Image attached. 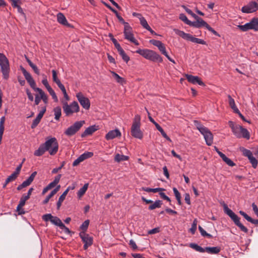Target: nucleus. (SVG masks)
Instances as JSON below:
<instances>
[{
    "instance_id": "c03bdc74",
    "label": "nucleus",
    "mask_w": 258,
    "mask_h": 258,
    "mask_svg": "<svg viewBox=\"0 0 258 258\" xmlns=\"http://www.w3.org/2000/svg\"><path fill=\"white\" fill-rule=\"evenodd\" d=\"M240 150L242 151L243 155L244 156L247 157L248 159L250 158L253 156L252 152L249 150L242 148L240 149Z\"/></svg>"
},
{
    "instance_id": "de8ad7c7",
    "label": "nucleus",
    "mask_w": 258,
    "mask_h": 258,
    "mask_svg": "<svg viewBox=\"0 0 258 258\" xmlns=\"http://www.w3.org/2000/svg\"><path fill=\"white\" fill-rule=\"evenodd\" d=\"M140 20V23L141 25L146 29L149 30L150 29V27L148 25L146 20L145 19L144 17L141 18Z\"/></svg>"
},
{
    "instance_id": "4c0bfd02",
    "label": "nucleus",
    "mask_w": 258,
    "mask_h": 258,
    "mask_svg": "<svg viewBox=\"0 0 258 258\" xmlns=\"http://www.w3.org/2000/svg\"><path fill=\"white\" fill-rule=\"evenodd\" d=\"M190 247L194 249L197 251L200 252H205V249L202 247L201 246L198 245L197 244L194 243H191L189 244Z\"/></svg>"
},
{
    "instance_id": "e2e57ef3",
    "label": "nucleus",
    "mask_w": 258,
    "mask_h": 258,
    "mask_svg": "<svg viewBox=\"0 0 258 258\" xmlns=\"http://www.w3.org/2000/svg\"><path fill=\"white\" fill-rule=\"evenodd\" d=\"M59 89L62 91L63 94L64 98L66 99L67 101H69L70 100V97L67 93L64 86H63L62 87L60 88Z\"/></svg>"
},
{
    "instance_id": "20e7f679",
    "label": "nucleus",
    "mask_w": 258,
    "mask_h": 258,
    "mask_svg": "<svg viewBox=\"0 0 258 258\" xmlns=\"http://www.w3.org/2000/svg\"><path fill=\"white\" fill-rule=\"evenodd\" d=\"M195 125L199 132L203 135L206 144L211 146L213 142V136L210 131L206 127L201 124L199 121H194Z\"/></svg>"
},
{
    "instance_id": "a18cd8bd",
    "label": "nucleus",
    "mask_w": 258,
    "mask_h": 258,
    "mask_svg": "<svg viewBox=\"0 0 258 258\" xmlns=\"http://www.w3.org/2000/svg\"><path fill=\"white\" fill-rule=\"evenodd\" d=\"M240 150L242 151L243 155L244 156L247 157L248 159L250 158L253 156L252 152L249 150L242 148L240 149Z\"/></svg>"
},
{
    "instance_id": "4468645a",
    "label": "nucleus",
    "mask_w": 258,
    "mask_h": 258,
    "mask_svg": "<svg viewBox=\"0 0 258 258\" xmlns=\"http://www.w3.org/2000/svg\"><path fill=\"white\" fill-rule=\"evenodd\" d=\"M258 10V4L254 1H251L241 8L243 13H252Z\"/></svg>"
},
{
    "instance_id": "c9c22d12",
    "label": "nucleus",
    "mask_w": 258,
    "mask_h": 258,
    "mask_svg": "<svg viewBox=\"0 0 258 258\" xmlns=\"http://www.w3.org/2000/svg\"><path fill=\"white\" fill-rule=\"evenodd\" d=\"M188 40L198 44H201L205 45L206 44V41H205L204 40L196 38L195 37H193L192 35H190L189 38L188 39Z\"/></svg>"
},
{
    "instance_id": "a211bd4d",
    "label": "nucleus",
    "mask_w": 258,
    "mask_h": 258,
    "mask_svg": "<svg viewBox=\"0 0 258 258\" xmlns=\"http://www.w3.org/2000/svg\"><path fill=\"white\" fill-rule=\"evenodd\" d=\"M196 21L191 22L189 24L190 26H192L195 28H201L202 27H206L207 25V22H206L204 20H203L202 18L198 16V18H194Z\"/></svg>"
},
{
    "instance_id": "09e8293b",
    "label": "nucleus",
    "mask_w": 258,
    "mask_h": 258,
    "mask_svg": "<svg viewBox=\"0 0 258 258\" xmlns=\"http://www.w3.org/2000/svg\"><path fill=\"white\" fill-rule=\"evenodd\" d=\"M47 91H48L50 95L52 96V98L54 100V101L55 102H57L58 101L57 97L54 90L52 89V88H48Z\"/></svg>"
},
{
    "instance_id": "37998d69",
    "label": "nucleus",
    "mask_w": 258,
    "mask_h": 258,
    "mask_svg": "<svg viewBox=\"0 0 258 258\" xmlns=\"http://www.w3.org/2000/svg\"><path fill=\"white\" fill-rule=\"evenodd\" d=\"M128 157L126 156H124L123 155H120L119 154H117L115 155L114 160L115 161L119 162L121 161H125L128 160Z\"/></svg>"
},
{
    "instance_id": "774afa93",
    "label": "nucleus",
    "mask_w": 258,
    "mask_h": 258,
    "mask_svg": "<svg viewBox=\"0 0 258 258\" xmlns=\"http://www.w3.org/2000/svg\"><path fill=\"white\" fill-rule=\"evenodd\" d=\"M159 195L160 196L161 198H162L163 199L165 200H166L168 202H171V200L170 199V198L167 197L165 194V193L162 192V191H160L159 192Z\"/></svg>"
},
{
    "instance_id": "0eeeda50",
    "label": "nucleus",
    "mask_w": 258,
    "mask_h": 258,
    "mask_svg": "<svg viewBox=\"0 0 258 258\" xmlns=\"http://www.w3.org/2000/svg\"><path fill=\"white\" fill-rule=\"evenodd\" d=\"M50 155H54L58 150V143L55 138H51L43 144Z\"/></svg>"
},
{
    "instance_id": "864d4df0",
    "label": "nucleus",
    "mask_w": 258,
    "mask_h": 258,
    "mask_svg": "<svg viewBox=\"0 0 258 258\" xmlns=\"http://www.w3.org/2000/svg\"><path fill=\"white\" fill-rule=\"evenodd\" d=\"M89 224V220H87L85 221L81 225L80 228L85 232L87 230Z\"/></svg>"
},
{
    "instance_id": "4d7b16f0",
    "label": "nucleus",
    "mask_w": 258,
    "mask_h": 258,
    "mask_svg": "<svg viewBox=\"0 0 258 258\" xmlns=\"http://www.w3.org/2000/svg\"><path fill=\"white\" fill-rule=\"evenodd\" d=\"M112 12H113L116 15V17L118 19L119 21L121 22V23L123 24L124 25L127 23V22H125L123 19L119 15L118 13L116 11L115 9H114Z\"/></svg>"
},
{
    "instance_id": "680f3d73",
    "label": "nucleus",
    "mask_w": 258,
    "mask_h": 258,
    "mask_svg": "<svg viewBox=\"0 0 258 258\" xmlns=\"http://www.w3.org/2000/svg\"><path fill=\"white\" fill-rule=\"evenodd\" d=\"M182 7L184 9L185 11L190 15H191L194 18H198V16L192 12V11L187 8L186 7L183 6Z\"/></svg>"
},
{
    "instance_id": "f3484780",
    "label": "nucleus",
    "mask_w": 258,
    "mask_h": 258,
    "mask_svg": "<svg viewBox=\"0 0 258 258\" xmlns=\"http://www.w3.org/2000/svg\"><path fill=\"white\" fill-rule=\"evenodd\" d=\"M46 106L42 107L41 110L38 113V114L37 115L36 118L33 121V122L31 126L32 128H34L37 126V125L40 122L41 118H42V117H43L44 114L45 113V112H46Z\"/></svg>"
},
{
    "instance_id": "f257e3e1",
    "label": "nucleus",
    "mask_w": 258,
    "mask_h": 258,
    "mask_svg": "<svg viewBox=\"0 0 258 258\" xmlns=\"http://www.w3.org/2000/svg\"><path fill=\"white\" fill-rule=\"evenodd\" d=\"M132 136L137 139H142L143 133L141 130V116L139 114L135 115L131 128Z\"/></svg>"
},
{
    "instance_id": "423d86ee",
    "label": "nucleus",
    "mask_w": 258,
    "mask_h": 258,
    "mask_svg": "<svg viewBox=\"0 0 258 258\" xmlns=\"http://www.w3.org/2000/svg\"><path fill=\"white\" fill-rule=\"evenodd\" d=\"M0 67L4 79L7 80L9 77V62L6 55L2 53H0Z\"/></svg>"
},
{
    "instance_id": "a19ab883",
    "label": "nucleus",
    "mask_w": 258,
    "mask_h": 258,
    "mask_svg": "<svg viewBox=\"0 0 258 258\" xmlns=\"http://www.w3.org/2000/svg\"><path fill=\"white\" fill-rule=\"evenodd\" d=\"M51 222L53 224L58 227H60L62 224V222H61L60 219L59 218L55 216H53V218H52V219L51 220Z\"/></svg>"
},
{
    "instance_id": "7c9ffc66",
    "label": "nucleus",
    "mask_w": 258,
    "mask_h": 258,
    "mask_svg": "<svg viewBox=\"0 0 258 258\" xmlns=\"http://www.w3.org/2000/svg\"><path fill=\"white\" fill-rule=\"evenodd\" d=\"M229 99V104L230 107L232 109L233 112H237L238 111V109L236 107L235 101L234 99L231 97L230 95H228V96Z\"/></svg>"
},
{
    "instance_id": "f8f14e48",
    "label": "nucleus",
    "mask_w": 258,
    "mask_h": 258,
    "mask_svg": "<svg viewBox=\"0 0 258 258\" xmlns=\"http://www.w3.org/2000/svg\"><path fill=\"white\" fill-rule=\"evenodd\" d=\"M20 69L30 87L35 91H37L36 89H40L39 88L36 87V83L32 77L31 74L22 66H20Z\"/></svg>"
},
{
    "instance_id": "39448f33",
    "label": "nucleus",
    "mask_w": 258,
    "mask_h": 258,
    "mask_svg": "<svg viewBox=\"0 0 258 258\" xmlns=\"http://www.w3.org/2000/svg\"><path fill=\"white\" fill-rule=\"evenodd\" d=\"M62 103L63 110L67 116H71L74 113H77L80 110V107L76 101H73L70 104H68L66 101H62Z\"/></svg>"
},
{
    "instance_id": "2f4dec72",
    "label": "nucleus",
    "mask_w": 258,
    "mask_h": 258,
    "mask_svg": "<svg viewBox=\"0 0 258 258\" xmlns=\"http://www.w3.org/2000/svg\"><path fill=\"white\" fill-rule=\"evenodd\" d=\"M61 177V174H58L57 176H56L54 178V180L47 185L49 188L51 189L55 186L59 182Z\"/></svg>"
},
{
    "instance_id": "cd10ccee",
    "label": "nucleus",
    "mask_w": 258,
    "mask_h": 258,
    "mask_svg": "<svg viewBox=\"0 0 258 258\" xmlns=\"http://www.w3.org/2000/svg\"><path fill=\"white\" fill-rule=\"evenodd\" d=\"M162 205V201L160 200H157L155 202H153L151 205H150L148 208L149 210H153L156 208H159Z\"/></svg>"
},
{
    "instance_id": "69168bd1",
    "label": "nucleus",
    "mask_w": 258,
    "mask_h": 258,
    "mask_svg": "<svg viewBox=\"0 0 258 258\" xmlns=\"http://www.w3.org/2000/svg\"><path fill=\"white\" fill-rule=\"evenodd\" d=\"M160 232V228L159 227L153 228L148 231V233L149 234H154L155 233H159Z\"/></svg>"
},
{
    "instance_id": "6e6552de",
    "label": "nucleus",
    "mask_w": 258,
    "mask_h": 258,
    "mask_svg": "<svg viewBox=\"0 0 258 258\" xmlns=\"http://www.w3.org/2000/svg\"><path fill=\"white\" fill-rule=\"evenodd\" d=\"M227 215L229 216L231 219L233 221L235 225H236L241 231L245 233L248 232V229L240 222V218L227 207Z\"/></svg>"
},
{
    "instance_id": "79ce46f5",
    "label": "nucleus",
    "mask_w": 258,
    "mask_h": 258,
    "mask_svg": "<svg viewBox=\"0 0 258 258\" xmlns=\"http://www.w3.org/2000/svg\"><path fill=\"white\" fill-rule=\"evenodd\" d=\"M93 156V152H85L84 153H83V154H82L81 155H80L79 157H80V158L81 159L82 161H83L84 160H85L88 158L92 157Z\"/></svg>"
},
{
    "instance_id": "603ef678",
    "label": "nucleus",
    "mask_w": 258,
    "mask_h": 258,
    "mask_svg": "<svg viewBox=\"0 0 258 258\" xmlns=\"http://www.w3.org/2000/svg\"><path fill=\"white\" fill-rule=\"evenodd\" d=\"M253 168H255L257 166V160L253 156L248 159Z\"/></svg>"
},
{
    "instance_id": "3c124183",
    "label": "nucleus",
    "mask_w": 258,
    "mask_h": 258,
    "mask_svg": "<svg viewBox=\"0 0 258 258\" xmlns=\"http://www.w3.org/2000/svg\"><path fill=\"white\" fill-rule=\"evenodd\" d=\"M179 19L184 22L186 24L189 25L190 21H189L186 15L184 14H180L179 15Z\"/></svg>"
},
{
    "instance_id": "6e6d98bb",
    "label": "nucleus",
    "mask_w": 258,
    "mask_h": 258,
    "mask_svg": "<svg viewBox=\"0 0 258 258\" xmlns=\"http://www.w3.org/2000/svg\"><path fill=\"white\" fill-rule=\"evenodd\" d=\"M43 79L42 80V83L43 84V85L46 87L47 90L48 89V88H51L50 86L49 85L48 82L47 80L46 76L45 75H43Z\"/></svg>"
},
{
    "instance_id": "ea45409f",
    "label": "nucleus",
    "mask_w": 258,
    "mask_h": 258,
    "mask_svg": "<svg viewBox=\"0 0 258 258\" xmlns=\"http://www.w3.org/2000/svg\"><path fill=\"white\" fill-rule=\"evenodd\" d=\"M28 199H29V197H27L25 195H23L20 200L18 208L23 207L25 205L26 201Z\"/></svg>"
},
{
    "instance_id": "412c9836",
    "label": "nucleus",
    "mask_w": 258,
    "mask_h": 258,
    "mask_svg": "<svg viewBox=\"0 0 258 258\" xmlns=\"http://www.w3.org/2000/svg\"><path fill=\"white\" fill-rule=\"evenodd\" d=\"M121 134L118 129H115L109 131L106 135L105 139L107 140H110L116 137H120Z\"/></svg>"
},
{
    "instance_id": "7ed1b4c3",
    "label": "nucleus",
    "mask_w": 258,
    "mask_h": 258,
    "mask_svg": "<svg viewBox=\"0 0 258 258\" xmlns=\"http://www.w3.org/2000/svg\"><path fill=\"white\" fill-rule=\"evenodd\" d=\"M136 52L140 54L146 59L151 61H158L159 62H162L163 61L162 57L153 50L148 49H139L136 51Z\"/></svg>"
},
{
    "instance_id": "473e14b6",
    "label": "nucleus",
    "mask_w": 258,
    "mask_h": 258,
    "mask_svg": "<svg viewBox=\"0 0 258 258\" xmlns=\"http://www.w3.org/2000/svg\"><path fill=\"white\" fill-rule=\"evenodd\" d=\"M141 190L146 191V192H153L155 193V192H157L158 191H164L165 189L164 188H160V187L155 188H149V187H142Z\"/></svg>"
},
{
    "instance_id": "5fc2aeb1",
    "label": "nucleus",
    "mask_w": 258,
    "mask_h": 258,
    "mask_svg": "<svg viewBox=\"0 0 258 258\" xmlns=\"http://www.w3.org/2000/svg\"><path fill=\"white\" fill-rule=\"evenodd\" d=\"M197 219H195L192 224L191 227L189 229V231L193 234H195V233L197 230Z\"/></svg>"
},
{
    "instance_id": "2eb2a0df",
    "label": "nucleus",
    "mask_w": 258,
    "mask_h": 258,
    "mask_svg": "<svg viewBox=\"0 0 258 258\" xmlns=\"http://www.w3.org/2000/svg\"><path fill=\"white\" fill-rule=\"evenodd\" d=\"M76 96L80 104L84 109H89L90 108V100L88 98L85 97L82 92L77 93Z\"/></svg>"
},
{
    "instance_id": "f03ea898",
    "label": "nucleus",
    "mask_w": 258,
    "mask_h": 258,
    "mask_svg": "<svg viewBox=\"0 0 258 258\" xmlns=\"http://www.w3.org/2000/svg\"><path fill=\"white\" fill-rule=\"evenodd\" d=\"M229 124L234 135L237 138H243L247 140L249 139L250 134L246 128H243L240 125L234 124V122L231 121H229Z\"/></svg>"
},
{
    "instance_id": "052dcab7",
    "label": "nucleus",
    "mask_w": 258,
    "mask_h": 258,
    "mask_svg": "<svg viewBox=\"0 0 258 258\" xmlns=\"http://www.w3.org/2000/svg\"><path fill=\"white\" fill-rule=\"evenodd\" d=\"M53 218V216L51 214H47L42 216V218L45 221H48L51 220Z\"/></svg>"
},
{
    "instance_id": "393cba45",
    "label": "nucleus",
    "mask_w": 258,
    "mask_h": 258,
    "mask_svg": "<svg viewBox=\"0 0 258 258\" xmlns=\"http://www.w3.org/2000/svg\"><path fill=\"white\" fill-rule=\"evenodd\" d=\"M52 74L53 81L57 84L59 88L63 86L64 85L61 83L60 80L57 77L56 71L53 70L52 71Z\"/></svg>"
},
{
    "instance_id": "aec40b11",
    "label": "nucleus",
    "mask_w": 258,
    "mask_h": 258,
    "mask_svg": "<svg viewBox=\"0 0 258 258\" xmlns=\"http://www.w3.org/2000/svg\"><path fill=\"white\" fill-rule=\"evenodd\" d=\"M22 164H20L17 166L15 171L6 179V184H8L10 182L15 180L17 178L20 172Z\"/></svg>"
},
{
    "instance_id": "9d476101",
    "label": "nucleus",
    "mask_w": 258,
    "mask_h": 258,
    "mask_svg": "<svg viewBox=\"0 0 258 258\" xmlns=\"http://www.w3.org/2000/svg\"><path fill=\"white\" fill-rule=\"evenodd\" d=\"M238 27L242 31H246L248 30H254L258 31V18H253L251 21L243 25H238Z\"/></svg>"
},
{
    "instance_id": "f704fd0d",
    "label": "nucleus",
    "mask_w": 258,
    "mask_h": 258,
    "mask_svg": "<svg viewBox=\"0 0 258 258\" xmlns=\"http://www.w3.org/2000/svg\"><path fill=\"white\" fill-rule=\"evenodd\" d=\"M88 183H85L84 186L78 191L77 196L79 198H81L85 194L88 189Z\"/></svg>"
},
{
    "instance_id": "bb28decb",
    "label": "nucleus",
    "mask_w": 258,
    "mask_h": 258,
    "mask_svg": "<svg viewBox=\"0 0 258 258\" xmlns=\"http://www.w3.org/2000/svg\"><path fill=\"white\" fill-rule=\"evenodd\" d=\"M205 252L211 254H217L220 251L219 247H206L205 248Z\"/></svg>"
},
{
    "instance_id": "bf43d9fd",
    "label": "nucleus",
    "mask_w": 258,
    "mask_h": 258,
    "mask_svg": "<svg viewBox=\"0 0 258 258\" xmlns=\"http://www.w3.org/2000/svg\"><path fill=\"white\" fill-rule=\"evenodd\" d=\"M150 43L152 44L154 46H157L158 48L160 47L163 43L161 41L155 39L150 40Z\"/></svg>"
},
{
    "instance_id": "c756f323",
    "label": "nucleus",
    "mask_w": 258,
    "mask_h": 258,
    "mask_svg": "<svg viewBox=\"0 0 258 258\" xmlns=\"http://www.w3.org/2000/svg\"><path fill=\"white\" fill-rule=\"evenodd\" d=\"M54 118L56 120H59L61 115V109L60 106H57L53 109Z\"/></svg>"
},
{
    "instance_id": "dca6fc26",
    "label": "nucleus",
    "mask_w": 258,
    "mask_h": 258,
    "mask_svg": "<svg viewBox=\"0 0 258 258\" xmlns=\"http://www.w3.org/2000/svg\"><path fill=\"white\" fill-rule=\"evenodd\" d=\"M37 174V172L34 171L33 172L31 175L27 179L25 180L22 182V184L18 185V186L17 187V189L18 190H20L22 188L26 187L28 186H29L33 181L34 178L35 177L36 175Z\"/></svg>"
},
{
    "instance_id": "8fccbe9b",
    "label": "nucleus",
    "mask_w": 258,
    "mask_h": 258,
    "mask_svg": "<svg viewBox=\"0 0 258 258\" xmlns=\"http://www.w3.org/2000/svg\"><path fill=\"white\" fill-rule=\"evenodd\" d=\"M199 230L202 236L204 237L206 236L209 238H211L212 237V236L210 234L207 233L201 226H199Z\"/></svg>"
},
{
    "instance_id": "a878e982",
    "label": "nucleus",
    "mask_w": 258,
    "mask_h": 258,
    "mask_svg": "<svg viewBox=\"0 0 258 258\" xmlns=\"http://www.w3.org/2000/svg\"><path fill=\"white\" fill-rule=\"evenodd\" d=\"M46 151H47V149L42 144L40 145L38 149L34 152V155L36 156H40L42 155Z\"/></svg>"
},
{
    "instance_id": "b1692460",
    "label": "nucleus",
    "mask_w": 258,
    "mask_h": 258,
    "mask_svg": "<svg viewBox=\"0 0 258 258\" xmlns=\"http://www.w3.org/2000/svg\"><path fill=\"white\" fill-rule=\"evenodd\" d=\"M111 74L112 75V76L113 78L115 79L116 81L119 83L120 84L123 85L124 84L126 83L125 80L119 76L117 74H116L115 72L113 71H110Z\"/></svg>"
},
{
    "instance_id": "0e129e2a",
    "label": "nucleus",
    "mask_w": 258,
    "mask_h": 258,
    "mask_svg": "<svg viewBox=\"0 0 258 258\" xmlns=\"http://www.w3.org/2000/svg\"><path fill=\"white\" fill-rule=\"evenodd\" d=\"M179 35L181 37H182L183 38L185 39L186 40H188L189 36L190 35V34L185 33V32H184L183 31H179Z\"/></svg>"
},
{
    "instance_id": "49530a36",
    "label": "nucleus",
    "mask_w": 258,
    "mask_h": 258,
    "mask_svg": "<svg viewBox=\"0 0 258 258\" xmlns=\"http://www.w3.org/2000/svg\"><path fill=\"white\" fill-rule=\"evenodd\" d=\"M118 53L124 61L127 62L130 60V57L126 54L123 49L119 51Z\"/></svg>"
},
{
    "instance_id": "1a4fd4ad",
    "label": "nucleus",
    "mask_w": 258,
    "mask_h": 258,
    "mask_svg": "<svg viewBox=\"0 0 258 258\" xmlns=\"http://www.w3.org/2000/svg\"><path fill=\"white\" fill-rule=\"evenodd\" d=\"M84 123V120L76 121L73 125L69 127L64 131V134L68 137L73 136L81 129Z\"/></svg>"
},
{
    "instance_id": "13d9d810",
    "label": "nucleus",
    "mask_w": 258,
    "mask_h": 258,
    "mask_svg": "<svg viewBox=\"0 0 258 258\" xmlns=\"http://www.w3.org/2000/svg\"><path fill=\"white\" fill-rule=\"evenodd\" d=\"M65 164V161L62 162L60 166L58 167L57 168H55L53 169V170L51 171L52 173L55 174L57 173L60 169H61L63 168Z\"/></svg>"
},
{
    "instance_id": "5701e85b",
    "label": "nucleus",
    "mask_w": 258,
    "mask_h": 258,
    "mask_svg": "<svg viewBox=\"0 0 258 258\" xmlns=\"http://www.w3.org/2000/svg\"><path fill=\"white\" fill-rule=\"evenodd\" d=\"M57 20L59 23L68 27L70 26V25L68 22L66 18L63 14L59 13L57 15Z\"/></svg>"
},
{
    "instance_id": "c85d7f7f",
    "label": "nucleus",
    "mask_w": 258,
    "mask_h": 258,
    "mask_svg": "<svg viewBox=\"0 0 258 258\" xmlns=\"http://www.w3.org/2000/svg\"><path fill=\"white\" fill-rule=\"evenodd\" d=\"M37 92H38L40 95V98L43 101L45 104L48 103V97L45 94L44 92L41 89H36Z\"/></svg>"
},
{
    "instance_id": "ddd939ff",
    "label": "nucleus",
    "mask_w": 258,
    "mask_h": 258,
    "mask_svg": "<svg viewBox=\"0 0 258 258\" xmlns=\"http://www.w3.org/2000/svg\"><path fill=\"white\" fill-rule=\"evenodd\" d=\"M79 236L82 241L84 243L83 247L85 250H86L89 246L92 245L93 241V237L89 236V234L84 231H82L79 233Z\"/></svg>"
},
{
    "instance_id": "6ab92c4d",
    "label": "nucleus",
    "mask_w": 258,
    "mask_h": 258,
    "mask_svg": "<svg viewBox=\"0 0 258 258\" xmlns=\"http://www.w3.org/2000/svg\"><path fill=\"white\" fill-rule=\"evenodd\" d=\"M185 77L189 82L193 84H198L201 86H205V84L203 82L201 79L198 76H195L191 75L186 74Z\"/></svg>"
},
{
    "instance_id": "338daca9",
    "label": "nucleus",
    "mask_w": 258,
    "mask_h": 258,
    "mask_svg": "<svg viewBox=\"0 0 258 258\" xmlns=\"http://www.w3.org/2000/svg\"><path fill=\"white\" fill-rule=\"evenodd\" d=\"M239 213L241 215L243 216V217L248 222H249L250 220H251V218L243 211H240Z\"/></svg>"
},
{
    "instance_id": "72a5a7b5",
    "label": "nucleus",
    "mask_w": 258,
    "mask_h": 258,
    "mask_svg": "<svg viewBox=\"0 0 258 258\" xmlns=\"http://www.w3.org/2000/svg\"><path fill=\"white\" fill-rule=\"evenodd\" d=\"M155 126L158 131L160 132L162 136L165 138L167 141L169 142H171L170 138L167 135L166 133L164 131L163 128L160 126V125L158 123L155 124Z\"/></svg>"
},
{
    "instance_id": "4be33fe9",
    "label": "nucleus",
    "mask_w": 258,
    "mask_h": 258,
    "mask_svg": "<svg viewBox=\"0 0 258 258\" xmlns=\"http://www.w3.org/2000/svg\"><path fill=\"white\" fill-rule=\"evenodd\" d=\"M98 130L96 125H92L87 127L85 131L81 134V137L84 138L88 135H92L94 132Z\"/></svg>"
},
{
    "instance_id": "9b49d317",
    "label": "nucleus",
    "mask_w": 258,
    "mask_h": 258,
    "mask_svg": "<svg viewBox=\"0 0 258 258\" xmlns=\"http://www.w3.org/2000/svg\"><path fill=\"white\" fill-rule=\"evenodd\" d=\"M132 29L128 23H126L124 25L123 31L124 38L130 42L134 43L136 45H139V43L134 37V34L132 32Z\"/></svg>"
},
{
    "instance_id": "e433bc0d",
    "label": "nucleus",
    "mask_w": 258,
    "mask_h": 258,
    "mask_svg": "<svg viewBox=\"0 0 258 258\" xmlns=\"http://www.w3.org/2000/svg\"><path fill=\"white\" fill-rule=\"evenodd\" d=\"M67 194H68L67 193V191H64L62 193V194L59 197V198L58 199V201L56 204L57 210L59 209V208L61 205V204L63 202V201L64 200Z\"/></svg>"
},
{
    "instance_id": "58836bf2",
    "label": "nucleus",
    "mask_w": 258,
    "mask_h": 258,
    "mask_svg": "<svg viewBox=\"0 0 258 258\" xmlns=\"http://www.w3.org/2000/svg\"><path fill=\"white\" fill-rule=\"evenodd\" d=\"M173 191L174 194L175 196V198L177 201L178 205H181V195H180V192L178 191V190L175 187L173 188Z\"/></svg>"
}]
</instances>
